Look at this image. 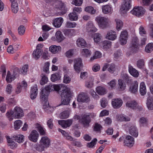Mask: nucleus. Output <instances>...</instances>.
Wrapping results in <instances>:
<instances>
[{"mask_svg": "<svg viewBox=\"0 0 153 153\" xmlns=\"http://www.w3.org/2000/svg\"><path fill=\"white\" fill-rule=\"evenodd\" d=\"M6 115L9 120L11 121L15 118H19L23 116V112L20 107H16L13 111L10 110L7 112Z\"/></svg>", "mask_w": 153, "mask_h": 153, "instance_id": "nucleus-1", "label": "nucleus"}, {"mask_svg": "<svg viewBox=\"0 0 153 153\" xmlns=\"http://www.w3.org/2000/svg\"><path fill=\"white\" fill-rule=\"evenodd\" d=\"M71 95V89L68 87H65L64 90L61 92L60 95L62 98L61 104L68 105L69 103L70 97Z\"/></svg>", "mask_w": 153, "mask_h": 153, "instance_id": "nucleus-2", "label": "nucleus"}, {"mask_svg": "<svg viewBox=\"0 0 153 153\" xmlns=\"http://www.w3.org/2000/svg\"><path fill=\"white\" fill-rule=\"evenodd\" d=\"M99 27L104 29L107 28L110 22V20L108 18L100 16H97L95 19Z\"/></svg>", "mask_w": 153, "mask_h": 153, "instance_id": "nucleus-3", "label": "nucleus"}, {"mask_svg": "<svg viewBox=\"0 0 153 153\" xmlns=\"http://www.w3.org/2000/svg\"><path fill=\"white\" fill-rule=\"evenodd\" d=\"M131 0H124L120 8V10L122 13H126L131 8Z\"/></svg>", "mask_w": 153, "mask_h": 153, "instance_id": "nucleus-4", "label": "nucleus"}, {"mask_svg": "<svg viewBox=\"0 0 153 153\" xmlns=\"http://www.w3.org/2000/svg\"><path fill=\"white\" fill-rule=\"evenodd\" d=\"M145 12V9L142 7H135L130 11L134 15L139 16L143 15Z\"/></svg>", "mask_w": 153, "mask_h": 153, "instance_id": "nucleus-5", "label": "nucleus"}, {"mask_svg": "<svg viewBox=\"0 0 153 153\" xmlns=\"http://www.w3.org/2000/svg\"><path fill=\"white\" fill-rule=\"evenodd\" d=\"M91 120L89 115L85 114L82 116L81 119H80V122L82 123L84 127L85 128L88 127L89 125V123Z\"/></svg>", "mask_w": 153, "mask_h": 153, "instance_id": "nucleus-6", "label": "nucleus"}, {"mask_svg": "<svg viewBox=\"0 0 153 153\" xmlns=\"http://www.w3.org/2000/svg\"><path fill=\"white\" fill-rule=\"evenodd\" d=\"M128 38V33L126 30H123L121 32L120 35L119 40L121 45H123L126 43Z\"/></svg>", "mask_w": 153, "mask_h": 153, "instance_id": "nucleus-7", "label": "nucleus"}, {"mask_svg": "<svg viewBox=\"0 0 153 153\" xmlns=\"http://www.w3.org/2000/svg\"><path fill=\"white\" fill-rule=\"evenodd\" d=\"M90 100V99L88 96L84 93L79 94L77 98V101L79 102L87 103Z\"/></svg>", "mask_w": 153, "mask_h": 153, "instance_id": "nucleus-8", "label": "nucleus"}, {"mask_svg": "<svg viewBox=\"0 0 153 153\" xmlns=\"http://www.w3.org/2000/svg\"><path fill=\"white\" fill-rule=\"evenodd\" d=\"M82 66V60L81 58H77L74 59V67L76 72H79Z\"/></svg>", "mask_w": 153, "mask_h": 153, "instance_id": "nucleus-9", "label": "nucleus"}, {"mask_svg": "<svg viewBox=\"0 0 153 153\" xmlns=\"http://www.w3.org/2000/svg\"><path fill=\"white\" fill-rule=\"evenodd\" d=\"M123 101L120 98H114L112 99L111 105L114 109H118L120 108L123 104Z\"/></svg>", "mask_w": 153, "mask_h": 153, "instance_id": "nucleus-10", "label": "nucleus"}, {"mask_svg": "<svg viewBox=\"0 0 153 153\" xmlns=\"http://www.w3.org/2000/svg\"><path fill=\"white\" fill-rule=\"evenodd\" d=\"M134 138L133 137L129 135L126 136L124 140V143L125 146L131 147L134 145Z\"/></svg>", "mask_w": 153, "mask_h": 153, "instance_id": "nucleus-11", "label": "nucleus"}, {"mask_svg": "<svg viewBox=\"0 0 153 153\" xmlns=\"http://www.w3.org/2000/svg\"><path fill=\"white\" fill-rule=\"evenodd\" d=\"M139 40L136 37H134L132 40L131 43V48L134 52L137 51L139 48Z\"/></svg>", "mask_w": 153, "mask_h": 153, "instance_id": "nucleus-12", "label": "nucleus"}, {"mask_svg": "<svg viewBox=\"0 0 153 153\" xmlns=\"http://www.w3.org/2000/svg\"><path fill=\"white\" fill-rule=\"evenodd\" d=\"M39 134L36 130H33L28 136L29 139L33 142H36L38 140Z\"/></svg>", "mask_w": 153, "mask_h": 153, "instance_id": "nucleus-13", "label": "nucleus"}, {"mask_svg": "<svg viewBox=\"0 0 153 153\" xmlns=\"http://www.w3.org/2000/svg\"><path fill=\"white\" fill-rule=\"evenodd\" d=\"M86 28L87 31L88 32H96L97 29L94 24L93 22L91 21H89L86 24Z\"/></svg>", "mask_w": 153, "mask_h": 153, "instance_id": "nucleus-14", "label": "nucleus"}, {"mask_svg": "<svg viewBox=\"0 0 153 153\" xmlns=\"http://www.w3.org/2000/svg\"><path fill=\"white\" fill-rule=\"evenodd\" d=\"M46 87H45V88L42 89L40 93V98L42 100L44 101V102L47 101L48 96L49 93Z\"/></svg>", "mask_w": 153, "mask_h": 153, "instance_id": "nucleus-15", "label": "nucleus"}, {"mask_svg": "<svg viewBox=\"0 0 153 153\" xmlns=\"http://www.w3.org/2000/svg\"><path fill=\"white\" fill-rule=\"evenodd\" d=\"M49 3H55L53 4L54 6L56 8L61 9L63 7V3L60 0H47Z\"/></svg>", "mask_w": 153, "mask_h": 153, "instance_id": "nucleus-16", "label": "nucleus"}, {"mask_svg": "<svg viewBox=\"0 0 153 153\" xmlns=\"http://www.w3.org/2000/svg\"><path fill=\"white\" fill-rule=\"evenodd\" d=\"M38 94V88L36 85H34L32 87L30 91V95L32 100L35 99Z\"/></svg>", "mask_w": 153, "mask_h": 153, "instance_id": "nucleus-17", "label": "nucleus"}, {"mask_svg": "<svg viewBox=\"0 0 153 153\" xmlns=\"http://www.w3.org/2000/svg\"><path fill=\"white\" fill-rule=\"evenodd\" d=\"M72 123V120L68 119L66 120H60L58 121L59 124L62 127L66 128L71 126Z\"/></svg>", "mask_w": 153, "mask_h": 153, "instance_id": "nucleus-18", "label": "nucleus"}, {"mask_svg": "<svg viewBox=\"0 0 153 153\" xmlns=\"http://www.w3.org/2000/svg\"><path fill=\"white\" fill-rule=\"evenodd\" d=\"M106 38L108 39L114 40L117 38V34L114 31L111 30L108 31L106 35Z\"/></svg>", "mask_w": 153, "mask_h": 153, "instance_id": "nucleus-19", "label": "nucleus"}, {"mask_svg": "<svg viewBox=\"0 0 153 153\" xmlns=\"http://www.w3.org/2000/svg\"><path fill=\"white\" fill-rule=\"evenodd\" d=\"M138 83L137 81H134L130 86L129 90L130 92L136 94L138 91Z\"/></svg>", "mask_w": 153, "mask_h": 153, "instance_id": "nucleus-20", "label": "nucleus"}, {"mask_svg": "<svg viewBox=\"0 0 153 153\" xmlns=\"http://www.w3.org/2000/svg\"><path fill=\"white\" fill-rule=\"evenodd\" d=\"M50 140L47 137H42L40 141V143L42 145H43L44 147H48L50 144Z\"/></svg>", "mask_w": 153, "mask_h": 153, "instance_id": "nucleus-21", "label": "nucleus"}, {"mask_svg": "<svg viewBox=\"0 0 153 153\" xmlns=\"http://www.w3.org/2000/svg\"><path fill=\"white\" fill-rule=\"evenodd\" d=\"M129 134L135 137H137L138 135V130L136 127L134 126H131L129 127L128 129Z\"/></svg>", "mask_w": 153, "mask_h": 153, "instance_id": "nucleus-22", "label": "nucleus"}, {"mask_svg": "<svg viewBox=\"0 0 153 153\" xmlns=\"http://www.w3.org/2000/svg\"><path fill=\"white\" fill-rule=\"evenodd\" d=\"M61 47L60 46L52 45L49 48V51L53 54L57 53L61 50Z\"/></svg>", "mask_w": 153, "mask_h": 153, "instance_id": "nucleus-23", "label": "nucleus"}, {"mask_svg": "<svg viewBox=\"0 0 153 153\" xmlns=\"http://www.w3.org/2000/svg\"><path fill=\"white\" fill-rule=\"evenodd\" d=\"M125 105L127 108L134 109L137 105V102L134 100H128L126 102Z\"/></svg>", "mask_w": 153, "mask_h": 153, "instance_id": "nucleus-24", "label": "nucleus"}, {"mask_svg": "<svg viewBox=\"0 0 153 153\" xmlns=\"http://www.w3.org/2000/svg\"><path fill=\"white\" fill-rule=\"evenodd\" d=\"M77 46L80 48H85L87 45V43L85 40L82 38H78L76 41Z\"/></svg>", "mask_w": 153, "mask_h": 153, "instance_id": "nucleus-25", "label": "nucleus"}, {"mask_svg": "<svg viewBox=\"0 0 153 153\" xmlns=\"http://www.w3.org/2000/svg\"><path fill=\"white\" fill-rule=\"evenodd\" d=\"M63 21V19L62 17L56 18L54 20L53 24L55 27H59L62 25Z\"/></svg>", "mask_w": 153, "mask_h": 153, "instance_id": "nucleus-26", "label": "nucleus"}, {"mask_svg": "<svg viewBox=\"0 0 153 153\" xmlns=\"http://www.w3.org/2000/svg\"><path fill=\"white\" fill-rule=\"evenodd\" d=\"M102 8V12L105 14L111 13L112 11V7L109 5H103Z\"/></svg>", "mask_w": 153, "mask_h": 153, "instance_id": "nucleus-27", "label": "nucleus"}, {"mask_svg": "<svg viewBox=\"0 0 153 153\" xmlns=\"http://www.w3.org/2000/svg\"><path fill=\"white\" fill-rule=\"evenodd\" d=\"M128 68L129 72L131 75L135 77H138L139 74L137 70L131 65L128 66Z\"/></svg>", "mask_w": 153, "mask_h": 153, "instance_id": "nucleus-28", "label": "nucleus"}, {"mask_svg": "<svg viewBox=\"0 0 153 153\" xmlns=\"http://www.w3.org/2000/svg\"><path fill=\"white\" fill-rule=\"evenodd\" d=\"M94 42L96 43H99L101 40L102 36L101 34L95 33L92 35Z\"/></svg>", "mask_w": 153, "mask_h": 153, "instance_id": "nucleus-29", "label": "nucleus"}, {"mask_svg": "<svg viewBox=\"0 0 153 153\" xmlns=\"http://www.w3.org/2000/svg\"><path fill=\"white\" fill-rule=\"evenodd\" d=\"M56 40L59 42L63 41L65 38L62 32L59 30L57 31L55 34Z\"/></svg>", "mask_w": 153, "mask_h": 153, "instance_id": "nucleus-30", "label": "nucleus"}, {"mask_svg": "<svg viewBox=\"0 0 153 153\" xmlns=\"http://www.w3.org/2000/svg\"><path fill=\"white\" fill-rule=\"evenodd\" d=\"M6 137L8 143V146L10 148L12 149H14L17 146V144L14 141L13 139L9 138L8 136H6Z\"/></svg>", "mask_w": 153, "mask_h": 153, "instance_id": "nucleus-31", "label": "nucleus"}, {"mask_svg": "<svg viewBox=\"0 0 153 153\" xmlns=\"http://www.w3.org/2000/svg\"><path fill=\"white\" fill-rule=\"evenodd\" d=\"M64 71L65 74L63 79V82L65 84L69 83L71 82V79L68 74V71H67L65 68H64Z\"/></svg>", "mask_w": 153, "mask_h": 153, "instance_id": "nucleus-32", "label": "nucleus"}, {"mask_svg": "<svg viewBox=\"0 0 153 153\" xmlns=\"http://www.w3.org/2000/svg\"><path fill=\"white\" fill-rule=\"evenodd\" d=\"M59 131L62 133L66 140L71 141L73 140V138L71 136L69 135L68 132H66L60 129H59Z\"/></svg>", "mask_w": 153, "mask_h": 153, "instance_id": "nucleus-33", "label": "nucleus"}, {"mask_svg": "<svg viewBox=\"0 0 153 153\" xmlns=\"http://www.w3.org/2000/svg\"><path fill=\"white\" fill-rule=\"evenodd\" d=\"M116 119L120 121H128L130 120L129 117L123 114H118L116 116Z\"/></svg>", "mask_w": 153, "mask_h": 153, "instance_id": "nucleus-34", "label": "nucleus"}, {"mask_svg": "<svg viewBox=\"0 0 153 153\" xmlns=\"http://www.w3.org/2000/svg\"><path fill=\"white\" fill-rule=\"evenodd\" d=\"M146 105L149 110L153 109V97H150L147 99Z\"/></svg>", "mask_w": 153, "mask_h": 153, "instance_id": "nucleus-35", "label": "nucleus"}, {"mask_svg": "<svg viewBox=\"0 0 153 153\" xmlns=\"http://www.w3.org/2000/svg\"><path fill=\"white\" fill-rule=\"evenodd\" d=\"M140 92L142 95H145L146 92V89L145 84L144 82L140 83Z\"/></svg>", "mask_w": 153, "mask_h": 153, "instance_id": "nucleus-36", "label": "nucleus"}, {"mask_svg": "<svg viewBox=\"0 0 153 153\" xmlns=\"http://www.w3.org/2000/svg\"><path fill=\"white\" fill-rule=\"evenodd\" d=\"M115 21L116 23V29L118 31H119L123 27V22L121 20L118 19H115Z\"/></svg>", "mask_w": 153, "mask_h": 153, "instance_id": "nucleus-37", "label": "nucleus"}, {"mask_svg": "<svg viewBox=\"0 0 153 153\" xmlns=\"http://www.w3.org/2000/svg\"><path fill=\"white\" fill-rule=\"evenodd\" d=\"M43 104V108L46 111L49 112L53 110V108L49 106V102L48 101L44 102Z\"/></svg>", "mask_w": 153, "mask_h": 153, "instance_id": "nucleus-38", "label": "nucleus"}, {"mask_svg": "<svg viewBox=\"0 0 153 153\" xmlns=\"http://www.w3.org/2000/svg\"><path fill=\"white\" fill-rule=\"evenodd\" d=\"M61 78V74L58 73H56L51 75V79L52 81L54 82L60 79Z\"/></svg>", "mask_w": 153, "mask_h": 153, "instance_id": "nucleus-39", "label": "nucleus"}, {"mask_svg": "<svg viewBox=\"0 0 153 153\" xmlns=\"http://www.w3.org/2000/svg\"><path fill=\"white\" fill-rule=\"evenodd\" d=\"M101 46L104 49L107 50L111 47V42L108 41H104L102 42Z\"/></svg>", "mask_w": 153, "mask_h": 153, "instance_id": "nucleus-40", "label": "nucleus"}, {"mask_svg": "<svg viewBox=\"0 0 153 153\" xmlns=\"http://www.w3.org/2000/svg\"><path fill=\"white\" fill-rule=\"evenodd\" d=\"M118 88L120 90L123 91L126 88V83L122 79H120L118 80Z\"/></svg>", "mask_w": 153, "mask_h": 153, "instance_id": "nucleus-41", "label": "nucleus"}, {"mask_svg": "<svg viewBox=\"0 0 153 153\" xmlns=\"http://www.w3.org/2000/svg\"><path fill=\"white\" fill-rule=\"evenodd\" d=\"M94 79L92 77H91L86 81L85 82V86L87 88H91L93 86V81Z\"/></svg>", "mask_w": 153, "mask_h": 153, "instance_id": "nucleus-42", "label": "nucleus"}, {"mask_svg": "<svg viewBox=\"0 0 153 153\" xmlns=\"http://www.w3.org/2000/svg\"><path fill=\"white\" fill-rule=\"evenodd\" d=\"M91 53V51L86 48H84L81 51V54L82 55L85 57L90 56Z\"/></svg>", "mask_w": 153, "mask_h": 153, "instance_id": "nucleus-43", "label": "nucleus"}, {"mask_svg": "<svg viewBox=\"0 0 153 153\" xmlns=\"http://www.w3.org/2000/svg\"><path fill=\"white\" fill-rule=\"evenodd\" d=\"M15 74L11 75L9 71H8L6 76V80L7 82H11L15 78Z\"/></svg>", "mask_w": 153, "mask_h": 153, "instance_id": "nucleus-44", "label": "nucleus"}, {"mask_svg": "<svg viewBox=\"0 0 153 153\" xmlns=\"http://www.w3.org/2000/svg\"><path fill=\"white\" fill-rule=\"evenodd\" d=\"M96 91L100 95H103L106 93L105 89L101 86L97 87L96 88Z\"/></svg>", "mask_w": 153, "mask_h": 153, "instance_id": "nucleus-45", "label": "nucleus"}, {"mask_svg": "<svg viewBox=\"0 0 153 153\" xmlns=\"http://www.w3.org/2000/svg\"><path fill=\"white\" fill-rule=\"evenodd\" d=\"M68 16L69 20L72 21H76L78 20V18L77 14L73 12L70 13L68 15Z\"/></svg>", "mask_w": 153, "mask_h": 153, "instance_id": "nucleus-46", "label": "nucleus"}, {"mask_svg": "<svg viewBox=\"0 0 153 153\" xmlns=\"http://www.w3.org/2000/svg\"><path fill=\"white\" fill-rule=\"evenodd\" d=\"M102 57V53L99 51H96L94 53L93 56L91 57L90 61L92 62L94 60L100 58Z\"/></svg>", "mask_w": 153, "mask_h": 153, "instance_id": "nucleus-47", "label": "nucleus"}, {"mask_svg": "<svg viewBox=\"0 0 153 153\" xmlns=\"http://www.w3.org/2000/svg\"><path fill=\"white\" fill-rule=\"evenodd\" d=\"M11 7L12 11L14 13H16L18 10V4L17 1L11 2Z\"/></svg>", "mask_w": 153, "mask_h": 153, "instance_id": "nucleus-48", "label": "nucleus"}, {"mask_svg": "<svg viewBox=\"0 0 153 153\" xmlns=\"http://www.w3.org/2000/svg\"><path fill=\"white\" fill-rule=\"evenodd\" d=\"M24 136L22 134H19L14 137V139L18 143H22L24 141Z\"/></svg>", "mask_w": 153, "mask_h": 153, "instance_id": "nucleus-49", "label": "nucleus"}, {"mask_svg": "<svg viewBox=\"0 0 153 153\" xmlns=\"http://www.w3.org/2000/svg\"><path fill=\"white\" fill-rule=\"evenodd\" d=\"M153 50V43L148 44L145 47V51L147 53H150Z\"/></svg>", "mask_w": 153, "mask_h": 153, "instance_id": "nucleus-50", "label": "nucleus"}, {"mask_svg": "<svg viewBox=\"0 0 153 153\" xmlns=\"http://www.w3.org/2000/svg\"><path fill=\"white\" fill-rule=\"evenodd\" d=\"M85 10L92 15L95 14L96 13V10L94 8L91 6H89L86 7L85 8Z\"/></svg>", "mask_w": 153, "mask_h": 153, "instance_id": "nucleus-51", "label": "nucleus"}, {"mask_svg": "<svg viewBox=\"0 0 153 153\" xmlns=\"http://www.w3.org/2000/svg\"><path fill=\"white\" fill-rule=\"evenodd\" d=\"M77 24L75 22H71L70 21L66 22L65 27L67 28H74L76 27Z\"/></svg>", "mask_w": 153, "mask_h": 153, "instance_id": "nucleus-52", "label": "nucleus"}, {"mask_svg": "<svg viewBox=\"0 0 153 153\" xmlns=\"http://www.w3.org/2000/svg\"><path fill=\"white\" fill-rule=\"evenodd\" d=\"M22 124V122L19 120L16 121L14 123V128L17 130L19 129Z\"/></svg>", "mask_w": 153, "mask_h": 153, "instance_id": "nucleus-53", "label": "nucleus"}, {"mask_svg": "<svg viewBox=\"0 0 153 153\" xmlns=\"http://www.w3.org/2000/svg\"><path fill=\"white\" fill-rule=\"evenodd\" d=\"M137 65L138 68H143L145 65V62L143 59L139 60L137 62Z\"/></svg>", "mask_w": 153, "mask_h": 153, "instance_id": "nucleus-54", "label": "nucleus"}, {"mask_svg": "<svg viewBox=\"0 0 153 153\" xmlns=\"http://www.w3.org/2000/svg\"><path fill=\"white\" fill-rule=\"evenodd\" d=\"M69 115V111H65L60 114V117L62 119H66L68 118Z\"/></svg>", "mask_w": 153, "mask_h": 153, "instance_id": "nucleus-55", "label": "nucleus"}, {"mask_svg": "<svg viewBox=\"0 0 153 153\" xmlns=\"http://www.w3.org/2000/svg\"><path fill=\"white\" fill-rule=\"evenodd\" d=\"M42 52H39L38 51L36 50L34 51L33 53V57L35 59H38L41 55Z\"/></svg>", "mask_w": 153, "mask_h": 153, "instance_id": "nucleus-56", "label": "nucleus"}, {"mask_svg": "<svg viewBox=\"0 0 153 153\" xmlns=\"http://www.w3.org/2000/svg\"><path fill=\"white\" fill-rule=\"evenodd\" d=\"M101 106L102 108H105L108 104L107 100L105 98H103L100 101Z\"/></svg>", "mask_w": 153, "mask_h": 153, "instance_id": "nucleus-57", "label": "nucleus"}, {"mask_svg": "<svg viewBox=\"0 0 153 153\" xmlns=\"http://www.w3.org/2000/svg\"><path fill=\"white\" fill-rule=\"evenodd\" d=\"M97 141V139H94L90 143L87 144V147L89 148H94Z\"/></svg>", "mask_w": 153, "mask_h": 153, "instance_id": "nucleus-58", "label": "nucleus"}, {"mask_svg": "<svg viewBox=\"0 0 153 153\" xmlns=\"http://www.w3.org/2000/svg\"><path fill=\"white\" fill-rule=\"evenodd\" d=\"M41 76L42 79L40 81V83L41 85H43L47 83L48 81V79L46 76L43 74Z\"/></svg>", "mask_w": 153, "mask_h": 153, "instance_id": "nucleus-59", "label": "nucleus"}, {"mask_svg": "<svg viewBox=\"0 0 153 153\" xmlns=\"http://www.w3.org/2000/svg\"><path fill=\"white\" fill-rule=\"evenodd\" d=\"M74 49H70L65 53V55L68 58H71L74 54Z\"/></svg>", "mask_w": 153, "mask_h": 153, "instance_id": "nucleus-60", "label": "nucleus"}, {"mask_svg": "<svg viewBox=\"0 0 153 153\" xmlns=\"http://www.w3.org/2000/svg\"><path fill=\"white\" fill-rule=\"evenodd\" d=\"M116 70L115 65L113 64H111L108 69V71L111 73H113L116 71Z\"/></svg>", "mask_w": 153, "mask_h": 153, "instance_id": "nucleus-61", "label": "nucleus"}, {"mask_svg": "<svg viewBox=\"0 0 153 153\" xmlns=\"http://www.w3.org/2000/svg\"><path fill=\"white\" fill-rule=\"evenodd\" d=\"M83 1V0H73L72 3L76 6H79L82 4Z\"/></svg>", "mask_w": 153, "mask_h": 153, "instance_id": "nucleus-62", "label": "nucleus"}, {"mask_svg": "<svg viewBox=\"0 0 153 153\" xmlns=\"http://www.w3.org/2000/svg\"><path fill=\"white\" fill-rule=\"evenodd\" d=\"M148 120L146 118L144 117L140 118L139 120V123L141 126L146 124Z\"/></svg>", "mask_w": 153, "mask_h": 153, "instance_id": "nucleus-63", "label": "nucleus"}, {"mask_svg": "<svg viewBox=\"0 0 153 153\" xmlns=\"http://www.w3.org/2000/svg\"><path fill=\"white\" fill-rule=\"evenodd\" d=\"M25 28L23 25H21L18 28V33L20 35H23L25 32Z\"/></svg>", "mask_w": 153, "mask_h": 153, "instance_id": "nucleus-64", "label": "nucleus"}]
</instances>
